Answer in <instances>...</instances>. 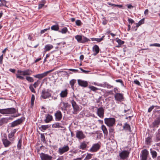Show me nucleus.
I'll return each instance as SVG.
<instances>
[{
    "label": "nucleus",
    "mask_w": 160,
    "mask_h": 160,
    "mask_svg": "<svg viewBox=\"0 0 160 160\" xmlns=\"http://www.w3.org/2000/svg\"><path fill=\"white\" fill-rule=\"evenodd\" d=\"M53 70L54 69H52L49 71L44 72L42 73L37 74L36 75H33V76L37 78H38L39 79H41L47 76L48 74L52 72Z\"/></svg>",
    "instance_id": "nucleus-2"
},
{
    "label": "nucleus",
    "mask_w": 160,
    "mask_h": 160,
    "mask_svg": "<svg viewBox=\"0 0 160 160\" xmlns=\"http://www.w3.org/2000/svg\"><path fill=\"white\" fill-rule=\"evenodd\" d=\"M39 84V81L38 80H37L36 82H34V83L33 84V86L35 88H36L38 86Z\"/></svg>",
    "instance_id": "nucleus-42"
},
{
    "label": "nucleus",
    "mask_w": 160,
    "mask_h": 160,
    "mask_svg": "<svg viewBox=\"0 0 160 160\" xmlns=\"http://www.w3.org/2000/svg\"><path fill=\"white\" fill-rule=\"evenodd\" d=\"M103 87H106L109 89L113 87V86L111 85L107 82H105L103 83Z\"/></svg>",
    "instance_id": "nucleus-36"
},
{
    "label": "nucleus",
    "mask_w": 160,
    "mask_h": 160,
    "mask_svg": "<svg viewBox=\"0 0 160 160\" xmlns=\"http://www.w3.org/2000/svg\"><path fill=\"white\" fill-rule=\"evenodd\" d=\"M117 42L120 45H122L124 43V42L122 41L120 39H118L117 40Z\"/></svg>",
    "instance_id": "nucleus-47"
},
{
    "label": "nucleus",
    "mask_w": 160,
    "mask_h": 160,
    "mask_svg": "<svg viewBox=\"0 0 160 160\" xmlns=\"http://www.w3.org/2000/svg\"><path fill=\"white\" fill-rule=\"evenodd\" d=\"M93 52H95V53H93L94 56L98 54L99 51V49L98 46L96 45H95L93 47Z\"/></svg>",
    "instance_id": "nucleus-18"
},
{
    "label": "nucleus",
    "mask_w": 160,
    "mask_h": 160,
    "mask_svg": "<svg viewBox=\"0 0 160 160\" xmlns=\"http://www.w3.org/2000/svg\"><path fill=\"white\" fill-rule=\"evenodd\" d=\"M21 143L22 140L21 139H19L18 142V143L17 145V147L18 148H21Z\"/></svg>",
    "instance_id": "nucleus-48"
},
{
    "label": "nucleus",
    "mask_w": 160,
    "mask_h": 160,
    "mask_svg": "<svg viewBox=\"0 0 160 160\" xmlns=\"http://www.w3.org/2000/svg\"><path fill=\"white\" fill-rule=\"evenodd\" d=\"M89 88L91 89V90L93 91H95L98 90V88L93 86H91L89 87Z\"/></svg>",
    "instance_id": "nucleus-43"
},
{
    "label": "nucleus",
    "mask_w": 160,
    "mask_h": 160,
    "mask_svg": "<svg viewBox=\"0 0 160 160\" xmlns=\"http://www.w3.org/2000/svg\"><path fill=\"white\" fill-rule=\"evenodd\" d=\"M91 40L92 41H97L98 42H100L102 40V38H91Z\"/></svg>",
    "instance_id": "nucleus-40"
},
{
    "label": "nucleus",
    "mask_w": 160,
    "mask_h": 160,
    "mask_svg": "<svg viewBox=\"0 0 160 160\" xmlns=\"http://www.w3.org/2000/svg\"><path fill=\"white\" fill-rule=\"evenodd\" d=\"M51 29L53 30L58 31L59 29V27L58 25H53L51 27Z\"/></svg>",
    "instance_id": "nucleus-38"
},
{
    "label": "nucleus",
    "mask_w": 160,
    "mask_h": 160,
    "mask_svg": "<svg viewBox=\"0 0 160 160\" xmlns=\"http://www.w3.org/2000/svg\"><path fill=\"white\" fill-rule=\"evenodd\" d=\"M3 144L5 147H8L11 144V142L7 139H2Z\"/></svg>",
    "instance_id": "nucleus-16"
},
{
    "label": "nucleus",
    "mask_w": 160,
    "mask_h": 160,
    "mask_svg": "<svg viewBox=\"0 0 160 160\" xmlns=\"http://www.w3.org/2000/svg\"><path fill=\"white\" fill-rule=\"evenodd\" d=\"M150 138L149 137H148L146 138V141L148 144L150 142Z\"/></svg>",
    "instance_id": "nucleus-58"
},
{
    "label": "nucleus",
    "mask_w": 160,
    "mask_h": 160,
    "mask_svg": "<svg viewBox=\"0 0 160 160\" xmlns=\"http://www.w3.org/2000/svg\"><path fill=\"white\" fill-rule=\"evenodd\" d=\"M71 103L74 109L73 112V113L74 114H76L77 112L79 110V107L76 104L74 101L72 100L71 101Z\"/></svg>",
    "instance_id": "nucleus-9"
},
{
    "label": "nucleus",
    "mask_w": 160,
    "mask_h": 160,
    "mask_svg": "<svg viewBox=\"0 0 160 160\" xmlns=\"http://www.w3.org/2000/svg\"><path fill=\"white\" fill-rule=\"evenodd\" d=\"M49 126L48 125H42L40 127H39V128L41 131H44L49 128Z\"/></svg>",
    "instance_id": "nucleus-30"
},
{
    "label": "nucleus",
    "mask_w": 160,
    "mask_h": 160,
    "mask_svg": "<svg viewBox=\"0 0 160 160\" xmlns=\"http://www.w3.org/2000/svg\"><path fill=\"white\" fill-rule=\"evenodd\" d=\"M9 71L12 73H14L16 70L14 69L10 68L9 69Z\"/></svg>",
    "instance_id": "nucleus-62"
},
{
    "label": "nucleus",
    "mask_w": 160,
    "mask_h": 160,
    "mask_svg": "<svg viewBox=\"0 0 160 160\" xmlns=\"http://www.w3.org/2000/svg\"><path fill=\"white\" fill-rule=\"evenodd\" d=\"M154 106H152L150 107L148 109V112H150L154 108Z\"/></svg>",
    "instance_id": "nucleus-59"
},
{
    "label": "nucleus",
    "mask_w": 160,
    "mask_h": 160,
    "mask_svg": "<svg viewBox=\"0 0 160 160\" xmlns=\"http://www.w3.org/2000/svg\"><path fill=\"white\" fill-rule=\"evenodd\" d=\"M53 48V46L51 44H47L46 45L44 48V49L46 51H49L51 49Z\"/></svg>",
    "instance_id": "nucleus-27"
},
{
    "label": "nucleus",
    "mask_w": 160,
    "mask_h": 160,
    "mask_svg": "<svg viewBox=\"0 0 160 160\" xmlns=\"http://www.w3.org/2000/svg\"><path fill=\"white\" fill-rule=\"evenodd\" d=\"M7 109L8 114L14 113L16 112V110L14 108H10Z\"/></svg>",
    "instance_id": "nucleus-23"
},
{
    "label": "nucleus",
    "mask_w": 160,
    "mask_h": 160,
    "mask_svg": "<svg viewBox=\"0 0 160 160\" xmlns=\"http://www.w3.org/2000/svg\"><path fill=\"white\" fill-rule=\"evenodd\" d=\"M50 29V28H46L42 30L41 31V33L43 34L44 32H45L46 31H47L48 30Z\"/></svg>",
    "instance_id": "nucleus-51"
},
{
    "label": "nucleus",
    "mask_w": 160,
    "mask_h": 160,
    "mask_svg": "<svg viewBox=\"0 0 160 160\" xmlns=\"http://www.w3.org/2000/svg\"><path fill=\"white\" fill-rule=\"evenodd\" d=\"M160 123V118H158L152 122L153 126L154 127H158Z\"/></svg>",
    "instance_id": "nucleus-21"
},
{
    "label": "nucleus",
    "mask_w": 160,
    "mask_h": 160,
    "mask_svg": "<svg viewBox=\"0 0 160 160\" xmlns=\"http://www.w3.org/2000/svg\"><path fill=\"white\" fill-rule=\"evenodd\" d=\"M45 2H43V3L39 4L38 5V8L40 9L44 5Z\"/></svg>",
    "instance_id": "nucleus-53"
},
{
    "label": "nucleus",
    "mask_w": 160,
    "mask_h": 160,
    "mask_svg": "<svg viewBox=\"0 0 160 160\" xmlns=\"http://www.w3.org/2000/svg\"><path fill=\"white\" fill-rule=\"evenodd\" d=\"M63 157L62 156L60 157L57 160H63Z\"/></svg>",
    "instance_id": "nucleus-64"
},
{
    "label": "nucleus",
    "mask_w": 160,
    "mask_h": 160,
    "mask_svg": "<svg viewBox=\"0 0 160 160\" xmlns=\"http://www.w3.org/2000/svg\"><path fill=\"white\" fill-rule=\"evenodd\" d=\"M101 146V144L99 143L94 144L88 151L92 152H96L100 149Z\"/></svg>",
    "instance_id": "nucleus-3"
},
{
    "label": "nucleus",
    "mask_w": 160,
    "mask_h": 160,
    "mask_svg": "<svg viewBox=\"0 0 160 160\" xmlns=\"http://www.w3.org/2000/svg\"><path fill=\"white\" fill-rule=\"evenodd\" d=\"M3 54H2L0 56V64H2V61L3 59Z\"/></svg>",
    "instance_id": "nucleus-52"
},
{
    "label": "nucleus",
    "mask_w": 160,
    "mask_h": 160,
    "mask_svg": "<svg viewBox=\"0 0 160 160\" xmlns=\"http://www.w3.org/2000/svg\"><path fill=\"white\" fill-rule=\"evenodd\" d=\"M123 128L124 129L126 130H128L130 132H131L130 126L127 123H125L124 126H123Z\"/></svg>",
    "instance_id": "nucleus-28"
},
{
    "label": "nucleus",
    "mask_w": 160,
    "mask_h": 160,
    "mask_svg": "<svg viewBox=\"0 0 160 160\" xmlns=\"http://www.w3.org/2000/svg\"><path fill=\"white\" fill-rule=\"evenodd\" d=\"M26 79L27 81L30 82H34V79L32 77L30 76L26 77Z\"/></svg>",
    "instance_id": "nucleus-32"
},
{
    "label": "nucleus",
    "mask_w": 160,
    "mask_h": 160,
    "mask_svg": "<svg viewBox=\"0 0 160 160\" xmlns=\"http://www.w3.org/2000/svg\"><path fill=\"white\" fill-rule=\"evenodd\" d=\"M115 100L117 101H121L123 100L124 98L122 94L116 93L114 95Z\"/></svg>",
    "instance_id": "nucleus-11"
},
{
    "label": "nucleus",
    "mask_w": 160,
    "mask_h": 160,
    "mask_svg": "<svg viewBox=\"0 0 160 160\" xmlns=\"http://www.w3.org/2000/svg\"><path fill=\"white\" fill-rule=\"evenodd\" d=\"M24 118H20L18 119L11 123V127H14L19 124L22 123V122L24 120Z\"/></svg>",
    "instance_id": "nucleus-7"
},
{
    "label": "nucleus",
    "mask_w": 160,
    "mask_h": 160,
    "mask_svg": "<svg viewBox=\"0 0 160 160\" xmlns=\"http://www.w3.org/2000/svg\"><path fill=\"white\" fill-rule=\"evenodd\" d=\"M51 96V94L48 91L46 90L45 89L42 91L41 97L42 98L46 99L50 97Z\"/></svg>",
    "instance_id": "nucleus-8"
},
{
    "label": "nucleus",
    "mask_w": 160,
    "mask_h": 160,
    "mask_svg": "<svg viewBox=\"0 0 160 160\" xmlns=\"http://www.w3.org/2000/svg\"><path fill=\"white\" fill-rule=\"evenodd\" d=\"M104 114V109L102 107H100L98 108L97 114L101 118H103Z\"/></svg>",
    "instance_id": "nucleus-12"
},
{
    "label": "nucleus",
    "mask_w": 160,
    "mask_h": 160,
    "mask_svg": "<svg viewBox=\"0 0 160 160\" xmlns=\"http://www.w3.org/2000/svg\"><path fill=\"white\" fill-rule=\"evenodd\" d=\"M69 70L70 71L74 72H77L78 71V70L73 69H69Z\"/></svg>",
    "instance_id": "nucleus-61"
},
{
    "label": "nucleus",
    "mask_w": 160,
    "mask_h": 160,
    "mask_svg": "<svg viewBox=\"0 0 160 160\" xmlns=\"http://www.w3.org/2000/svg\"><path fill=\"white\" fill-rule=\"evenodd\" d=\"M78 82L79 85L84 87H87L88 85V83L86 81H85L80 79L78 80Z\"/></svg>",
    "instance_id": "nucleus-17"
},
{
    "label": "nucleus",
    "mask_w": 160,
    "mask_h": 160,
    "mask_svg": "<svg viewBox=\"0 0 160 160\" xmlns=\"http://www.w3.org/2000/svg\"><path fill=\"white\" fill-rule=\"evenodd\" d=\"M75 38L77 40V41L80 43L81 42L82 36L80 35H77L75 37Z\"/></svg>",
    "instance_id": "nucleus-31"
},
{
    "label": "nucleus",
    "mask_w": 160,
    "mask_h": 160,
    "mask_svg": "<svg viewBox=\"0 0 160 160\" xmlns=\"http://www.w3.org/2000/svg\"><path fill=\"white\" fill-rule=\"evenodd\" d=\"M128 21L129 23H130L131 24L134 22V21L133 19L129 18L128 19Z\"/></svg>",
    "instance_id": "nucleus-54"
},
{
    "label": "nucleus",
    "mask_w": 160,
    "mask_h": 160,
    "mask_svg": "<svg viewBox=\"0 0 160 160\" xmlns=\"http://www.w3.org/2000/svg\"><path fill=\"white\" fill-rule=\"evenodd\" d=\"M76 24L78 26H80L81 24V21L79 20H77L76 21Z\"/></svg>",
    "instance_id": "nucleus-50"
},
{
    "label": "nucleus",
    "mask_w": 160,
    "mask_h": 160,
    "mask_svg": "<svg viewBox=\"0 0 160 160\" xmlns=\"http://www.w3.org/2000/svg\"><path fill=\"white\" fill-rule=\"evenodd\" d=\"M68 31V29L67 28L64 27L62 29L61 32L62 33H66Z\"/></svg>",
    "instance_id": "nucleus-44"
},
{
    "label": "nucleus",
    "mask_w": 160,
    "mask_h": 160,
    "mask_svg": "<svg viewBox=\"0 0 160 160\" xmlns=\"http://www.w3.org/2000/svg\"><path fill=\"white\" fill-rule=\"evenodd\" d=\"M52 116L48 114L46 117V119L44 120V121L46 123H48L50 121L52 120Z\"/></svg>",
    "instance_id": "nucleus-25"
},
{
    "label": "nucleus",
    "mask_w": 160,
    "mask_h": 160,
    "mask_svg": "<svg viewBox=\"0 0 160 160\" xmlns=\"http://www.w3.org/2000/svg\"><path fill=\"white\" fill-rule=\"evenodd\" d=\"M0 113L2 114H8L7 109H0Z\"/></svg>",
    "instance_id": "nucleus-37"
},
{
    "label": "nucleus",
    "mask_w": 160,
    "mask_h": 160,
    "mask_svg": "<svg viewBox=\"0 0 160 160\" xmlns=\"http://www.w3.org/2000/svg\"><path fill=\"white\" fill-rule=\"evenodd\" d=\"M68 94V90L67 89L62 90L60 94V97L62 98L66 97Z\"/></svg>",
    "instance_id": "nucleus-19"
},
{
    "label": "nucleus",
    "mask_w": 160,
    "mask_h": 160,
    "mask_svg": "<svg viewBox=\"0 0 160 160\" xmlns=\"http://www.w3.org/2000/svg\"><path fill=\"white\" fill-rule=\"evenodd\" d=\"M80 69L84 73H87L90 72L89 71L85 70L81 68H80Z\"/></svg>",
    "instance_id": "nucleus-56"
},
{
    "label": "nucleus",
    "mask_w": 160,
    "mask_h": 160,
    "mask_svg": "<svg viewBox=\"0 0 160 160\" xmlns=\"http://www.w3.org/2000/svg\"><path fill=\"white\" fill-rule=\"evenodd\" d=\"M35 100V96L34 95L32 94L31 98V104L32 106H33L34 102Z\"/></svg>",
    "instance_id": "nucleus-41"
},
{
    "label": "nucleus",
    "mask_w": 160,
    "mask_h": 160,
    "mask_svg": "<svg viewBox=\"0 0 160 160\" xmlns=\"http://www.w3.org/2000/svg\"><path fill=\"white\" fill-rule=\"evenodd\" d=\"M150 153L152 155L153 158H156L157 156V153L154 150H153L152 149H150Z\"/></svg>",
    "instance_id": "nucleus-29"
},
{
    "label": "nucleus",
    "mask_w": 160,
    "mask_h": 160,
    "mask_svg": "<svg viewBox=\"0 0 160 160\" xmlns=\"http://www.w3.org/2000/svg\"><path fill=\"white\" fill-rule=\"evenodd\" d=\"M23 71H21L20 70H18L17 71V73L16 74L17 78H18L21 80H23L24 78L23 77L21 76V75H23Z\"/></svg>",
    "instance_id": "nucleus-15"
},
{
    "label": "nucleus",
    "mask_w": 160,
    "mask_h": 160,
    "mask_svg": "<svg viewBox=\"0 0 160 160\" xmlns=\"http://www.w3.org/2000/svg\"><path fill=\"white\" fill-rule=\"evenodd\" d=\"M115 119L114 118H105L104 122L105 124L109 127H112L115 124Z\"/></svg>",
    "instance_id": "nucleus-1"
},
{
    "label": "nucleus",
    "mask_w": 160,
    "mask_h": 160,
    "mask_svg": "<svg viewBox=\"0 0 160 160\" xmlns=\"http://www.w3.org/2000/svg\"><path fill=\"white\" fill-rule=\"evenodd\" d=\"M148 151L146 149L142 151V160H146L148 157Z\"/></svg>",
    "instance_id": "nucleus-14"
},
{
    "label": "nucleus",
    "mask_w": 160,
    "mask_h": 160,
    "mask_svg": "<svg viewBox=\"0 0 160 160\" xmlns=\"http://www.w3.org/2000/svg\"><path fill=\"white\" fill-rule=\"evenodd\" d=\"M90 41V40L89 39L87 38L86 37H85L83 36L82 37V39L81 43H85V42L89 41Z\"/></svg>",
    "instance_id": "nucleus-34"
},
{
    "label": "nucleus",
    "mask_w": 160,
    "mask_h": 160,
    "mask_svg": "<svg viewBox=\"0 0 160 160\" xmlns=\"http://www.w3.org/2000/svg\"><path fill=\"white\" fill-rule=\"evenodd\" d=\"M29 89L32 92L34 93L35 92V90L32 85H30Z\"/></svg>",
    "instance_id": "nucleus-49"
},
{
    "label": "nucleus",
    "mask_w": 160,
    "mask_h": 160,
    "mask_svg": "<svg viewBox=\"0 0 160 160\" xmlns=\"http://www.w3.org/2000/svg\"><path fill=\"white\" fill-rule=\"evenodd\" d=\"M76 80L74 79H72L70 81V84L72 88H73L74 85L76 83Z\"/></svg>",
    "instance_id": "nucleus-35"
},
{
    "label": "nucleus",
    "mask_w": 160,
    "mask_h": 160,
    "mask_svg": "<svg viewBox=\"0 0 160 160\" xmlns=\"http://www.w3.org/2000/svg\"><path fill=\"white\" fill-rule=\"evenodd\" d=\"M87 143L83 141L81 143L80 145L79 148L82 150H84L87 147Z\"/></svg>",
    "instance_id": "nucleus-24"
},
{
    "label": "nucleus",
    "mask_w": 160,
    "mask_h": 160,
    "mask_svg": "<svg viewBox=\"0 0 160 160\" xmlns=\"http://www.w3.org/2000/svg\"><path fill=\"white\" fill-rule=\"evenodd\" d=\"M130 152L126 150H123L119 153V156L121 159L124 160L127 159L129 156Z\"/></svg>",
    "instance_id": "nucleus-5"
},
{
    "label": "nucleus",
    "mask_w": 160,
    "mask_h": 160,
    "mask_svg": "<svg viewBox=\"0 0 160 160\" xmlns=\"http://www.w3.org/2000/svg\"><path fill=\"white\" fill-rule=\"evenodd\" d=\"M134 82L135 84H137L138 85L140 86V82H139V81L138 80H134Z\"/></svg>",
    "instance_id": "nucleus-55"
},
{
    "label": "nucleus",
    "mask_w": 160,
    "mask_h": 160,
    "mask_svg": "<svg viewBox=\"0 0 160 160\" xmlns=\"http://www.w3.org/2000/svg\"><path fill=\"white\" fill-rule=\"evenodd\" d=\"M76 137L79 140H82L84 138L85 135L82 131L77 130L76 132Z\"/></svg>",
    "instance_id": "nucleus-6"
},
{
    "label": "nucleus",
    "mask_w": 160,
    "mask_h": 160,
    "mask_svg": "<svg viewBox=\"0 0 160 160\" xmlns=\"http://www.w3.org/2000/svg\"><path fill=\"white\" fill-rule=\"evenodd\" d=\"M116 82H120L121 84L122 85H123V81L121 79L116 80Z\"/></svg>",
    "instance_id": "nucleus-57"
},
{
    "label": "nucleus",
    "mask_w": 160,
    "mask_h": 160,
    "mask_svg": "<svg viewBox=\"0 0 160 160\" xmlns=\"http://www.w3.org/2000/svg\"><path fill=\"white\" fill-rule=\"evenodd\" d=\"M144 23V19H142L140 20L138 23H136V26L137 27H138L141 24Z\"/></svg>",
    "instance_id": "nucleus-33"
},
{
    "label": "nucleus",
    "mask_w": 160,
    "mask_h": 160,
    "mask_svg": "<svg viewBox=\"0 0 160 160\" xmlns=\"http://www.w3.org/2000/svg\"><path fill=\"white\" fill-rule=\"evenodd\" d=\"M40 156L42 160H52V157L48 154L42 153Z\"/></svg>",
    "instance_id": "nucleus-10"
},
{
    "label": "nucleus",
    "mask_w": 160,
    "mask_h": 160,
    "mask_svg": "<svg viewBox=\"0 0 160 160\" xmlns=\"http://www.w3.org/2000/svg\"><path fill=\"white\" fill-rule=\"evenodd\" d=\"M150 46H155L157 47H160V44L158 43H155L153 44H151L150 45Z\"/></svg>",
    "instance_id": "nucleus-45"
},
{
    "label": "nucleus",
    "mask_w": 160,
    "mask_h": 160,
    "mask_svg": "<svg viewBox=\"0 0 160 160\" xmlns=\"http://www.w3.org/2000/svg\"><path fill=\"white\" fill-rule=\"evenodd\" d=\"M53 128H62V126H61V124L59 122H56L53 124L52 126Z\"/></svg>",
    "instance_id": "nucleus-26"
},
{
    "label": "nucleus",
    "mask_w": 160,
    "mask_h": 160,
    "mask_svg": "<svg viewBox=\"0 0 160 160\" xmlns=\"http://www.w3.org/2000/svg\"><path fill=\"white\" fill-rule=\"evenodd\" d=\"M101 129L104 134V137H107L108 134V131L106 126L104 125H102Z\"/></svg>",
    "instance_id": "nucleus-20"
},
{
    "label": "nucleus",
    "mask_w": 160,
    "mask_h": 160,
    "mask_svg": "<svg viewBox=\"0 0 160 160\" xmlns=\"http://www.w3.org/2000/svg\"><path fill=\"white\" fill-rule=\"evenodd\" d=\"M28 38L30 40L32 41V40L33 38L31 35H29L28 36Z\"/></svg>",
    "instance_id": "nucleus-63"
},
{
    "label": "nucleus",
    "mask_w": 160,
    "mask_h": 160,
    "mask_svg": "<svg viewBox=\"0 0 160 160\" xmlns=\"http://www.w3.org/2000/svg\"><path fill=\"white\" fill-rule=\"evenodd\" d=\"M32 71L29 69L24 70L23 72V75H30L32 74Z\"/></svg>",
    "instance_id": "nucleus-22"
},
{
    "label": "nucleus",
    "mask_w": 160,
    "mask_h": 160,
    "mask_svg": "<svg viewBox=\"0 0 160 160\" xmlns=\"http://www.w3.org/2000/svg\"><path fill=\"white\" fill-rule=\"evenodd\" d=\"M14 136V135L11 132L8 135V137L9 138H11L13 137Z\"/></svg>",
    "instance_id": "nucleus-60"
},
{
    "label": "nucleus",
    "mask_w": 160,
    "mask_h": 160,
    "mask_svg": "<svg viewBox=\"0 0 160 160\" xmlns=\"http://www.w3.org/2000/svg\"><path fill=\"white\" fill-rule=\"evenodd\" d=\"M62 104H63V108L64 109H66L68 106V103H66L64 102H62Z\"/></svg>",
    "instance_id": "nucleus-46"
},
{
    "label": "nucleus",
    "mask_w": 160,
    "mask_h": 160,
    "mask_svg": "<svg viewBox=\"0 0 160 160\" xmlns=\"http://www.w3.org/2000/svg\"><path fill=\"white\" fill-rule=\"evenodd\" d=\"M92 155V154L91 153H87L85 159L88 160L90 159L91 158Z\"/></svg>",
    "instance_id": "nucleus-39"
},
{
    "label": "nucleus",
    "mask_w": 160,
    "mask_h": 160,
    "mask_svg": "<svg viewBox=\"0 0 160 160\" xmlns=\"http://www.w3.org/2000/svg\"><path fill=\"white\" fill-rule=\"evenodd\" d=\"M55 119L57 121H60L62 118V115L61 112L60 111H58L55 114Z\"/></svg>",
    "instance_id": "nucleus-13"
},
{
    "label": "nucleus",
    "mask_w": 160,
    "mask_h": 160,
    "mask_svg": "<svg viewBox=\"0 0 160 160\" xmlns=\"http://www.w3.org/2000/svg\"><path fill=\"white\" fill-rule=\"evenodd\" d=\"M69 149V148L68 145H64L58 148V152L60 155H62L68 151Z\"/></svg>",
    "instance_id": "nucleus-4"
}]
</instances>
